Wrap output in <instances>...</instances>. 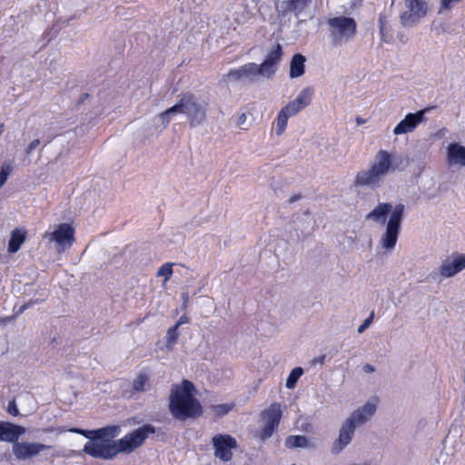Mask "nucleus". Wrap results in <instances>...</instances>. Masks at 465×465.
<instances>
[{
  "label": "nucleus",
  "mask_w": 465,
  "mask_h": 465,
  "mask_svg": "<svg viewBox=\"0 0 465 465\" xmlns=\"http://www.w3.org/2000/svg\"><path fill=\"white\" fill-rule=\"evenodd\" d=\"M156 432V428L152 424H145L128 433L118 440H102L91 438L84 447V452L103 460H111L119 452H132L140 446L150 434Z\"/></svg>",
  "instance_id": "1"
},
{
  "label": "nucleus",
  "mask_w": 465,
  "mask_h": 465,
  "mask_svg": "<svg viewBox=\"0 0 465 465\" xmlns=\"http://www.w3.org/2000/svg\"><path fill=\"white\" fill-rule=\"evenodd\" d=\"M195 392V386L188 380H183L181 385L173 386L169 396V411L175 420L183 421L202 416L203 408L194 397Z\"/></svg>",
  "instance_id": "2"
},
{
  "label": "nucleus",
  "mask_w": 465,
  "mask_h": 465,
  "mask_svg": "<svg viewBox=\"0 0 465 465\" xmlns=\"http://www.w3.org/2000/svg\"><path fill=\"white\" fill-rule=\"evenodd\" d=\"M207 103L200 101L193 94H184L172 107L159 114L163 127H166L176 114L187 116L191 127L202 125L206 121Z\"/></svg>",
  "instance_id": "3"
},
{
  "label": "nucleus",
  "mask_w": 465,
  "mask_h": 465,
  "mask_svg": "<svg viewBox=\"0 0 465 465\" xmlns=\"http://www.w3.org/2000/svg\"><path fill=\"white\" fill-rule=\"evenodd\" d=\"M376 409L374 403L366 402L346 419L339 430L338 438L332 443L331 453L333 455L340 454L351 443L356 428L371 420Z\"/></svg>",
  "instance_id": "4"
},
{
  "label": "nucleus",
  "mask_w": 465,
  "mask_h": 465,
  "mask_svg": "<svg viewBox=\"0 0 465 465\" xmlns=\"http://www.w3.org/2000/svg\"><path fill=\"white\" fill-rule=\"evenodd\" d=\"M330 40L333 46H341L354 38L357 24L351 17L343 15L329 18L326 22Z\"/></svg>",
  "instance_id": "5"
},
{
  "label": "nucleus",
  "mask_w": 465,
  "mask_h": 465,
  "mask_svg": "<svg viewBox=\"0 0 465 465\" xmlns=\"http://www.w3.org/2000/svg\"><path fill=\"white\" fill-rule=\"evenodd\" d=\"M387 175V166L380 161L377 153L369 168L359 171L352 182L355 188L378 189Z\"/></svg>",
  "instance_id": "6"
},
{
  "label": "nucleus",
  "mask_w": 465,
  "mask_h": 465,
  "mask_svg": "<svg viewBox=\"0 0 465 465\" xmlns=\"http://www.w3.org/2000/svg\"><path fill=\"white\" fill-rule=\"evenodd\" d=\"M404 212V204L398 203L394 206V209L389 217L385 232L381 234L380 240L381 248L385 249L387 252H391L396 245Z\"/></svg>",
  "instance_id": "7"
},
{
  "label": "nucleus",
  "mask_w": 465,
  "mask_h": 465,
  "mask_svg": "<svg viewBox=\"0 0 465 465\" xmlns=\"http://www.w3.org/2000/svg\"><path fill=\"white\" fill-rule=\"evenodd\" d=\"M45 238L54 242L58 252H64L74 242V229L68 223H61L52 232H45Z\"/></svg>",
  "instance_id": "8"
},
{
  "label": "nucleus",
  "mask_w": 465,
  "mask_h": 465,
  "mask_svg": "<svg viewBox=\"0 0 465 465\" xmlns=\"http://www.w3.org/2000/svg\"><path fill=\"white\" fill-rule=\"evenodd\" d=\"M407 10L401 15V23L404 27H412L427 15L426 0H405Z\"/></svg>",
  "instance_id": "9"
},
{
  "label": "nucleus",
  "mask_w": 465,
  "mask_h": 465,
  "mask_svg": "<svg viewBox=\"0 0 465 465\" xmlns=\"http://www.w3.org/2000/svg\"><path fill=\"white\" fill-rule=\"evenodd\" d=\"M312 0H282L276 6L280 17L292 14L295 18L304 20L308 16Z\"/></svg>",
  "instance_id": "10"
},
{
  "label": "nucleus",
  "mask_w": 465,
  "mask_h": 465,
  "mask_svg": "<svg viewBox=\"0 0 465 465\" xmlns=\"http://www.w3.org/2000/svg\"><path fill=\"white\" fill-rule=\"evenodd\" d=\"M227 77L232 78L236 82L243 84H252L258 77H266V73L263 72L261 64L255 63H249L242 65L236 70H232L228 73Z\"/></svg>",
  "instance_id": "11"
},
{
  "label": "nucleus",
  "mask_w": 465,
  "mask_h": 465,
  "mask_svg": "<svg viewBox=\"0 0 465 465\" xmlns=\"http://www.w3.org/2000/svg\"><path fill=\"white\" fill-rule=\"evenodd\" d=\"M49 449H52L51 445L41 442L19 441L12 446V452L16 460H27L36 457L43 450Z\"/></svg>",
  "instance_id": "12"
},
{
  "label": "nucleus",
  "mask_w": 465,
  "mask_h": 465,
  "mask_svg": "<svg viewBox=\"0 0 465 465\" xmlns=\"http://www.w3.org/2000/svg\"><path fill=\"white\" fill-rule=\"evenodd\" d=\"M212 443L214 447V456L223 461H229L232 458V450L236 449L237 442L228 434H217L213 437Z\"/></svg>",
  "instance_id": "13"
},
{
  "label": "nucleus",
  "mask_w": 465,
  "mask_h": 465,
  "mask_svg": "<svg viewBox=\"0 0 465 465\" xmlns=\"http://www.w3.org/2000/svg\"><path fill=\"white\" fill-rule=\"evenodd\" d=\"M377 155L384 166H387V175L395 171H403L410 164V158L407 155L391 153L386 150H380Z\"/></svg>",
  "instance_id": "14"
},
{
  "label": "nucleus",
  "mask_w": 465,
  "mask_h": 465,
  "mask_svg": "<svg viewBox=\"0 0 465 465\" xmlns=\"http://www.w3.org/2000/svg\"><path fill=\"white\" fill-rule=\"evenodd\" d=\"M430 108L420 110L416 113H409L405 115L404 119L401 120L393 129L395 135L405 134L411 133L415 130L419 124L425 121V113L429 112Z\"/></svg>",
  "instance_id": "15"
},
{
  "label": "nucleus",
  "mask_w": 465,
  "mask_h": 465,
  "mask_svg": "<svg viewBox=\"0 0 465 465\" xmlns=\"http://www.w3.org/2000/svg\"><path fill=\"white\" fill-rule=\"evenodd\" d=\"M25 433V428L12 422H0V440L12 443V446L19 442V438Z\"/></svg>",
  "instance_id": "16"
},
{
  "label": "nucleus",
  "mask_w": 465,
  "mask_h": 465,
  "mask_svg": "<svg viewBox=\"0 0 465 465\" xmlns=\"http://www.w3.org/2000/svg\"><path fill=\"white\" fill-rule=\"evenodd\" d=\"M282 49L280 44H276L267 54L265 60L261 64L263 72L266 73V78H271L277 70V65L281 62Z\"/></svg>",
  "instance_id": "17"
},
{
  "label": "nucleus",
  "mask_w": 465,
  "mask_h": 465,
  "mask_svg": "<svg viewBox=\"0 0 465 465\" xmlns=\"http://www.w3.org/2000/svg\"><path fill=\"white\" fill-rule=\"evenodd\" d=\"M151 387L150 377L146 373H139L130 384V389L123 391L125 398H133L135 394L147 391Z\"/></svg>",
  "instance_id": "18"
},
{
  "label": "nucleus",
  "mask_w": 465,
  "mask_h": 465,
  "mask_svg": "<svg viewBox=\"0 0 465 465\" xmlns=\"http://www.w3.org/2000/svg\"><path fill=\"white\" fill-rule=\"evenodd\" d=\"M312 95L313 89L312 87H306L299 93L293 101L286 105L288 109L291 110V113L296 114L311 104Z\"/></svg>",
  "instance_id": "19"
},
{
  "label": "nucleus",
  "mask_w": 465,
  "mask_h": 465,
  "mask_svg": "<svg viewBox=\"0 0 465 465\" xmlns=\"http://www.w3.org/2000/svg\"><path fill=\"white\" fill-rule=\"evenodd\" d=\"M394 207L391 203H379L372 211L365 216L366 221H372L377 223L385 224L387 216L392 213Z\"/></svg>",
  "instance_id": "20"
},
{
  "label": "nucleus",
  "mask_w": 465,
  "mask_h": 465,
  "mask_svg": "<svg viewBox=\"0 0 465 465\" xmlns=\"http://www.w3.org/2000/svg\"><path fill=\"white\" fill-rule=\"evenodd\" d=\"M447 160L450 165L465 166V146L451 143L447 147Z\"/></svg>",
  "instance_id": "21"
},
{
  "label": "nucleus",
  "mask_w": 465,
  "mask_h": 465,
  "mask_svg": "<svg viewBox=\"0 0 465 465\" xmlns=\"http://www.w3.org/2000/svg\"><path fill=\"white\" fill-rule=\"evenodd\" d=\"M465 268V255L458 256L453 260L446 259L440 269L442 276L449 278L454 276L456 273Z\"/></svg>",
  "instance_id": "22"
},
{
  "label": "nucleus",
  "mask_w": 465,
  "mask_h": 465,
  "mask_svg": "<svg viewBox=\"0 0 465 465\" xmlns=\"http://www.w3.org/2000/svg\"><path fill=\"white\" fill-rule=\"evenodd\" d=\"M25 239L26 232L25 230L16 228L12 231L8 242V252L10 253L16 252L25 242Z\"/></svg>",
  "instance_id": "23"
},
{
  "label": "nucleus",
  "mask_w": 465,
  "mask_h": 465,
  "mask_svg": "<svg viewBox=\"0 0 465 465\" xmlns=\"http://www.w3.org/2000/svg\"><path fill=\"white\" fill-rule=\"evenodd\" d=\"M306 58L302 54H296L292 56L290 64V77L297 78L304 74Z\"/></svg>",
  "instance_id": "24"
},
{
  "label": "nucleus",
  "mask_w": 465,
  "mask_h": 465,
  "mask_svg": "<svg viewBox=\"0 0 465 465\" xmlns=\"http://www.w3.org/2000/svg\"><path fill=\"white\" fill-rule=\"evenodd\" d=\"M93 438L101 439L102 440H112V439L119 435L120 427L117 425H112L93 430Z\"/></svg>",
  "instance_id": "25"
},
{
  "label": "nucleus",
  "mask_w": 465,
  "mask_h": 465,
  "mask_svg": "<svg viewBox=\"0 0 465 465\" xmlns=\"http://www.w3.org/2000/svg\"><path fill=\"white\" fill-rule=\"evenodd\" d=\"M262 416L264 421L278 427L282 418V410L280 404H272L269 409L262 413Z\"/></svg>",
  "instance_id": "26"
},
{
  "label": "nucleus",
  "mask_w": 465,
  "mask_h": 465,
  "mask_svg": "<svg viewBox=\"0 0 465 465\" xmlns=\"http://www.w3.org/2000/svg\"><path fill=\"white\" fill-rule=\"evenodd\" d=\"M295 115L294 114L291 113V110L288 109V106L285 105L281 109L279 112L277 121H276V127H275V134L279 136L283 134L285 131L287 122L289 117Z\"/></svg>",
  "instance_id": "27"
},
{
  "label": "nucleus",
  "mask_w": 465,
  "mask_h": 465,
  "mask_svg": "<svg viewBox=\"0 0 465 465\" xmlns=\"http://www.w3.org/2000/svg\"><path fill=\"white\" fill-rule=\"evenodd\" d=\"M285 446L288 449L295 448H309V441L307 437L303 435H291L285 440Z\"/></svg>",
  "instance_id": "28"
},
{
  "label": "nucleus",
  "mask_w": 465,
  "mask_h": 465,
  "mask_svg": "<svg viewBox=\"0 0 465 465\" xmlns=\"http://www.w3.org/2000/svg\"><path fill=\"white\" fill-rule=\"evenodd\" d=\"M379 27L381 34V40L384 43H389L392 39L391 35L388 30V23L386 17L382 15L379 17Z\"/></svg>",
  "instance_id": "29"
},
{
  "label": "nucleus",
  "mask_w": 465,
  "mask_h": 465,
  "mask_svg": "<svg viewBox=\"0 0 465 465\" xmlns=\"http://www.w3.org/2000/svg\"><path fill=\"white\" fill-rule=\"evenodd\" d=\"M302 373L303 369L302 367H296L292 369L289 376L287 377L286 387L288 389H293L296 386V383L300 377L302 375Z\"/></svg>",
  "instance_id": "30"
},
{
  "label": "nucleus",
  "mask_w": 465,
  "mask_h": 465,
  "mask_svg": "<svg viewBox=\"0 0 465 465\" xmlns=\"http://www.w3.org/2000/svg\"><path fill=\"white\" fill-rule=\"evenodd\" d=\"M12 166L8 163H4L0 168V188H2L6 183L9 175L12 173Z\"/></svg>",
  "instance_id": "31"
},
{
  "label": "nucleus",
  "mask_w": 465,
  "mask_h": 465,
  "mask_svg": "<svg viewBox=\"0 0 465 465\" xmlns=\"http://www.w3.org/2000/svg\"><path fill=\"white\" fill-rule=\"evenodd\" d=\"M177 326H173L168 329L166 339H167V347H172L174 343H176L178 338H179V331Z\"/></svg>",
  "instance_id": "32"
},
{
  "label": "nucleus",
  "mask_w": 465,
  "mask_h": 465,
  "mask_svg": "<svg viewBox=\"0 0 465 465\" xmlns=\"http://www.w3.org/2000/svg\"><path fill=\"white\" fill-rule=\"evenodd\" d=\"M173 275V263L167 262L163 264L158 272L156 276L157 277H164V282H167Z\"/></svg>",
  "instance_id": "33"
},
{
  "label": "nucleus",
  "mask_w": 465,
  "mask_h": 465,
  "mask_svg": "<svg viewBox=\"0 0 465 465\" xmlns=\"http://www.w3.org/2000/svg\"><path fill=\"white\" fill-rule=\"evenodd\" d=\"M276 428H277L276 426L264 421V426L262 429L261 433H260V439L262 440H265L269 439L272 435V433Z\"/></svg>",
  "instance_id": "34"
},
{
  "label": "nucleus",
  "mask_w": 465,
  "mask_h": 465,
  "mask_svg": "<svg viewBox=\"0 0 465 465\" xmlns=\"http://www.w3.org/2000/svg\"><path fill=\"white\" fill-rule=\"evenodd\" d=\"M232 408H233V404H227V403L213 406V411L218 416H223V415L227 414L231 410H232Z\"/></svg>",
  "instance_id": "35"
},
{
  "label": "nucleus",
  "mask_w": 465,
  "mask_h": 465,
  "mask_svg": "<svg viewBox=\"0 0 465 465\" xmlns=\"http://www.w3.org/2000/svg\"><path fill=\"white\" fill-rule=\"evenodd\" d=\"M236 125L242 130H248L251 127V124L247 122V116L245 113L239 114Z\"/></svg>",
  "instance_id": "36"
},
{
  "label": "nucleus",
  "mask_w": 465,
  "mask_h": 465,
  "mask_svg": "<svg viewBox=\"0 0 465 465\" xmlns=\"http://www.w3.org/2000/svg\"><path fill=\"white\" fill-rule=\"evenodd\" d=\"M458 2H460V0H441L440 11L441 12L442 10H449L453 6L454 4H457Z\"/></svg>",
  "instance_id": "37"
},
{
  "label": "nucleus",
  "mask_w": 465,
  "mask_h": 465,
  "mask_svg": "<svg viewBox=\"0 0 465 465\" xmlns=\"http://www.w3.org/2000/svg\"><path fill=\"white\" fill-rule=\"evenodd\" d=\"M373 313H371L364 322L359 326L358 332L362 333L372 322Z\"/></svg>",
  "instance_id": "38"
},
{
  "label": "nucleus",
  "mask_w": 465,
  "mask_h": 465,
  "mask_svg": "<svg viewBox=\"0 0 465 465\" xmlns=\"http://www.w3.org/2000/svg\"><path fill=\"white\" fill-rule=\"evenodd\" d=\"M69 431L77 433V434H81V435L88 438L89 440L92 438V435L94 433L93 430H85L78 429V428L70 429Z\"/></svg>",
  "instance_id": "39"
},
{
  "label": "nucleus",
  "mask_w": 465,
  "mask_h": 465,
  "mask_svg": "<svg viewBox=\"0 0 465 465\" xmlns=\"http://www.w3.org/2000/svg\"><path fill=\"white\" fill-rule=\"evenodd\" d=\"M7 411H8V413H10L13 416L19 415V411L16 407L15 401H12L9 402L8 407H7Z\"/></svg>",
  "instance_id": "40"
},
{
  "label": "nucleus",
  "mask_w": 465,
  "mask_h": 465,
  "mask_svg": "<svg viewBox=\"0 0 465 465\" xmlns=\"http://www.w3.org/2000/svg\"><path fill=\"white\" fill-rule=\"evenodd\" d=\"M40 144L39 139L33 140L25 149V153L30 154Z\"/></svg>",
  "instance_id": "41"
},
{
  "label": "nucleus",
  "mask_w": 465,
  "mask_h": 465,
  "mask_svg": "<svg viewBox=\"0 0 465 465\" xmlns=\"http://www.w3.org/2000/svg\"><path fill=\"white\" fill-rule=\"evenodd\" d=\"M362 370L365 373H372L375 371L374 366L369 363L364 364Z\"/></svg>",
  "instance_id": "42"
},
{
  "label": "nucleus",
  "mask_w": 465,
  "mask_h": 465,
  "mask_svg": "<svg viewBox=\"0 0 465 465\" xmlns=\"http://www.w3.org/2000/svg\"><path fill=\"white\" fill-rule=\"evenodd\" d=\"M182 299H183V308L185 309L189 302V294L187 292H183L182 294Z\"/></svg>",
  "instance_id": "43"
},
{
  "label": "nucleus",
  "mask_w": 465,
  "mask_h": 465,
  "mask_svg": "<svg viewBox=\"0 0 465 465\" xmlns=\"http://www.w3.org/2000/svg\"><path fill=\"white\" fill-rule=\"evenodd\" d=\"M34 303V302H29L24 305H22L19 310L17 311V314H21L23 313L27 308H29L30 306H32V304Z\"/></svg>",
  "instance_id": "44"
},
{
  "label": "nucleus",
  "mask_w": 465,
  "mask_h": 465,
  "mask_svg": "<svg viewBox=\"0 0 465 465\" xmlns=\"http://www.w3.org/2000/svg\"><path fill=\"white\" fill-rule=\"evenodd\" d=\"M188 322V318L186 316H182L179 321L176 322L175 326L178 328L183 324Z\"/></svg>",
  "instance_id": "45"
},
{
  "label": "nucleus",
  "mask_w": 465,
  "mask_h": 465,
  "mask_svg": "<svg viewBox=\"0 0 465 465\" xmlns=\"http://www.w3.org/2000/svg\"><path fill=\"white\" fill-rule=\"evenodd\" d=\"M300 198H301V195H300V194L292 195V196L289 199V203H292L296 202L297 200H299Z\"/></svg>",
  "instance_id": "46"
},
{
  "label": "nucleus",
  "mask_w": 465,
  "mask_h": 465,
  "mask_svg": "<svg viewBox=\"0 0 465 465\" xmlns=\"http://www.w3.org/2000/svg\"><path fill=\"white\" fill-rule=\"evenodd\" d=\"M13 318L14 316L0 318V323L5 324L6 322H10Z\"/></svg>",
  "instance_id": "47"
},
{
  "label": "nucleus",
  "mask_w": 465,
  "mask_h": 465,
  "mask_svg": "<svg viewBox=\"0 0 465 465\" xmlns=\"http://www.w3.org/2000/svg\"><path fill=\"white\" fill-rule=\"evenodd\" d=\"M356 123L358 125L363 124L366 123V120L361 117H356Z\"/></svg>",
  "instance_id": "48"
},
{
  "label": "nucleus",
  "mask_w": 465,
  "mask_h": 465,
  "mask_svg": "<svg viewBox=\"0 0 465 465\" xmlns=\"http://www.w3.org/2000/svg\"><path fill=\"white\" fill-rule=\"evenodd\" d=\"M89 94H83L81 95V99H80V102H84L86 98H88Z\"/></svg>",
  "instance_id": "49"
},
{
  "label": "nucleus",
  "mask_w": 465,
  "mask_h": 465,
  "mask_svg": "<svg viewBox=\"0 0 465 465\" xmlns=\"http://www.w3.org/2000/svg\"><path fill=\"white\" fill-rule=\"evenodd\" d=\"M3 131H4V125L0 124V135L2 134Z\"/></svg>",
  "instance_id": "50"
},
{
  "label": "nucleus",
  "mask_w": 465,
  "mask_h": 465,
  "mask_svg": "<svg viewBox=\"0 0 465 465\" xmlns=\"http://www.w3.org/2000/svg\"><path fill=\"white\" fill-rule=\"evenodd\" d=\"M60 453H57V454H54L53 457H60Z\"/></svg>",
  "instance_id": "51"
},
{
  "label": "nucleus",
  "mask_w": 465,
  "mask_h": 465,
  "mask_svg": "<svg viewBox=\"0 0 465 465\" xmlns=\"http://www.w3.org/2000/svg\"><path fill=\"white\" fill-rule=\"evenodd\" d=\"M292 465H296V464H292Z\"/></svg>",
  "instance_id": "52"
}]
</instances>
